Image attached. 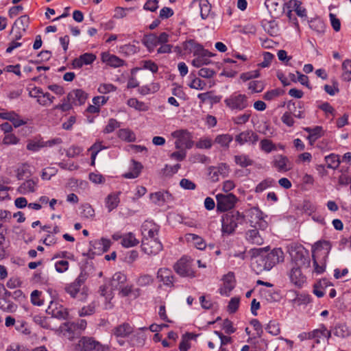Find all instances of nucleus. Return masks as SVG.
Returning <instances> with one entry per match:
<instances>
[{"mask_svg":"<svg viewBox=\"0 0 351 351\" xmlns=\"http://www.w3.org/2000/svg\"><path fill=\"white\" fill-rule=\"evenodd\" d=\"M285 8H292L297 15L303 17L306 16V10L302 6V3L298 0H290L287 3H285Z\"/></svg>","mask_w":351,"mask_h":351,"instance_id":"obj_34","label":"nucleus"},{"mask_svg":"<svg viewBox=\"0 0 351 351\" xmlns=\"http://www.w3.org/2000/svg\"><path fill=\"white\" fill-rule=\"evenodd\" d=\"M38 178H33L25 180L17 189L19 193L27 195L35 193L38 189Z\"/></svg>","mask_w":351,"mask_h":351,"instance_id":"obj_17","label":"nucleus"},{"mask_svg":"<svg viewBox=\"0 0 351 351\" xmlns=\"http://www.w3.org/2000/svg\"><path fill=\"white\" fill-rule=\"evenodd\" d=\"M224 103L231 110H242L249 106L247 97L245 95L234 93L224 99Z\"/></svg>","mask_w":351,"mask_h":351,"instance_id":"obj_6","label":"nucleus"},{"mask_svg":"<svg viewBox=\"0 0 351 351\" xmlns=\"http://www.w3.org/2000/svg\"><path fill=\"white\" fill-rule=\"evenodd\" d=\"M119 194L120 193H112L107 196L106 199V206L109 212H111L118 206L120 202Z\"/></svg>","mask_w":351,"mask_h":351,"instance_id":"obj_37","label":"nucleus"},{"mask_svg":"<svg viewBox=\"0 0 351 351\" xmlns=\"http://www.w3.org/2000/svg\"><path fill=\"white\" fill-rule=\"evenodd\" d=\"M314 271L317 274H322L324 271L326 267V261L323 258L313 256Z\"/></svg>","mask_w":351,"mask_h":351,"instance_id":"obj_51","label":"nucleus"},{"mask_svg":"<svg viewBox=\"0 0 351 351\" xmlns=\"http://www.w3.org/2000/svg\"><path fill=\"white\" fill-rule=\"evenodd\" d=\"M111 245L110 240L101 238L99 240H95L92 242V246L95 250L94 254H101L106 252Z\"/></svg>","mask_w":351,"mask_h":351,"instance_id":"obj_29","label":"nucleus"},{"mask_svg":"<svg viewBox=\"0 0 351 351\" xmlns=\"http://www.w3.org/2000/svg\"><path fill=\"white\" fill-rule=\"evenodd\" d=\"M325 161L327 164V167L332 169H337L341 163L339 156L335 154H330L326 156Z\"/></svg>","mask_w":351,"mask_h":351,"instance_id":"obj_46","label":"nucleus"},{"mask_svg":"<svg viewBox=\"0 0 351 351\" xmlns=\"http://www.w3.org/2000/svg\"><path fill=\"white\" fill-rule=\"evenodd\" d=\"M19 142V138L14 134L11 133L5 134L2 140L4 145H16Z\"/></svg>","mask_w":351,"mask_h":351,"instance_id":"obj_62","label":"nucleus"},{"mask_svg":"<svg viewBox=\"0 0 351 351\" xmlns=\"http://www.w3.org/2000/svg\"><path fill=\"white\" fill-rule=\"evenodd\" d=\"M213 53L211 54H199L196 55L197 58L193 60L192 64L195 67L199 68L201 67L204 64H208L210 63V60L207 58L208 57L213 56Z\"/></svg>","mask_w":351,"mask_h":351,"instance_id":"obj_50","label":"nucleus"},{"mask_svg":"<svg viewBox=\"0 0 351 351\" xmlns=\"http://www.w3.org/2000/svg\"><path fill=\"white\" fill-rule=\"evenodd\" d=\"M216 199L217 210L219 212H226L231 210L234 208L238 200L237 197L232 193L217 194Z\"/></svg>","mask_w":351,"mask_h":351,"instance_id":"obj_10","label":"nucleus"},{"mask_svg":"<svg viewBox=\"0 0 351 351\" xmlns=\"http://www.w3.org/2000/svg\"><path fill=\"white\" fill-rule=\"evenodd\" d=\"M257 228H254L246 231L245 239L250 244L261 245L264 243V239Z\"/></svg>","mask_w":351,"mask_h":351,"instance_id":"obj_26","label":"nucleus"},{"mask_svg":"<svg viewBox=\"0 0 351 351\" xmlns=\"http://www.w3.org/2000/svg\"><path fill=\"white\" fill-rule=\"evenodd\" d=\"M61 332L64 336L68 339H72L74 336V333L76 331L74 322H66L64 323L60 327Z\"/></svg>","mask_w":351,"mask_h":351,"instance_id":"obj_43","label":"nucleus"},{"mask_svg":"<svg viewBox=\"0 0 351 351\" xmlns=\"http://www.w3.org/2000/svg\"><path fill=\"white\" fill-rule=\"evenodd\" d=\"M251 117V113L250 112H245L243 114H239L235 117L232 118V121L234 124L237 125H243L246 123Z\"/></svg>","mask_w":351,"mask_h":351,"instance_id":"obj_63","label":"nucleus"},{"mask_svg":"<svg viewBox=\"0 0 351 351\" xmlns=\"http://www.w3.org/2000/svg\"><path fill=\"white\" fill-rule=\"evenodd\" d=\"M45 147L44 141L41 140L29 141L27 145V149L32 152H38L40 149Z\"/></svg>","mask_w":351,"mask_h":351,"instance_id":"obj_59","label":"nucleus"},{"mask_svg":"<svg viewBox=\"0 0 351 351\" xmlns=\"http://www.w3.org/2000/svg\"><path fill=\"white\" fill-rule=\"evenodd\" d=\"M186 239L188 241H193L194 245L198 249L203 250L206 248V244L205 241L201 237L195 234H187Z\"/></svg>","mask_w":351,"mask_h":351,"instance_id":"obj_45","label":"nucleus"},{"mask_svg":"<svg viewBox=\"0 0 351 351\" xmlns=\"http://www.w3.org/2000/svg\"><path fill=\"white\" fill-rule=\"evenodd\" d=\"M230 167L226 163H220L217 166L208 168V176L213 182H217L219 176L225 178L228 176Z\"/></svg>","mask_w":351,"mask_h":351,"instance_id":"obj_14","label":"nucleus"},{"mask_svg":"<svg viewBox=\"0 0 351 351\" xmlns=\"http://www.w3.org/2000/svg\"><path fill=\"white\" fill-rule=\"evenodd\" d=\"M288 251L294 266H309L308 252L302 245L297 244L290 245Z\"/></svg>","mask_w":351,"mask_h":351,"instance_id":"obj_4","label":"nucleus"},{"mask_svg":"<svg viewBox=\"0 0 351 351\" xmlns=\"http://www.w3.org/2000/svg\"><path fill=\"white\" fill-rule=\"evenodd\" d=\"M247 217L250 226L262 230H265L268 223L265 219L263 213L258 207H252L247 211Z\"/></svg>","mask_w":351,"mask_h":351,"instance_id":"obj_8","label":"nucleus"},{"mask_svg":"<svg viewBox=\"0 0 351 351\" xmlns=\"http://www.w3.org/2000/svg\"><path fill=\"white\" fill-rule=\"evenodd\" d=\"M101 59L103 62L113 68L123 66L125 63V60L108 52L102 53L101 54Z\"/></svg>","mask_w":351,"mask_h":351,"instance_id":"obj_22","label":"nucleus"},{"mask_svg":"<svg viewBox=\"0 0 351 351\" xmlns=\"http://www.w3.org/2000/svg\"><path fill=\"white\" fill-rule=\"evenodd\" d=\"M154 281L153 277L149 274L141 275L136 279V284L141 287L147 286L152 284Z\"/></svg>","mask_w":351,"mask_h":351,"instance_id":"obj_60","label":"nucleus"},{"mask_svg":"<svg viewBox=\"0 0 351 351\" xmlns=\"http://www.w3.org/2000/svg\"><path fill=\"white\" fill-rule=\"evenodd\" d=\"M265 88V84L263 81L254 80L248 84V89L252 93H261Z\"/></svg>","mask_w":351,"mask_h":351,"instance_id":"obj_58","label":"nucleus"},{"mask_svg":"<svg viewBox=\"0 0 351 351\" xmlns=\"http://www.w3.org/2000/svg\"><path fill=\"white\" fill-rule=\"evenodd\" d=\"M223 285L219 289V293L221 295H225L228 296L231 291L235 287V279L234 274L229 272L225 275L223 278Z\"/></svg>","mask_w":351,"mask_h":351,"instance_id":"obj_21","label":"nucleus"},{"mask_svg":"<svg viewBox=\"0 0 351 351\" xmlns=\"http://www.w3.org/2000/svg\"><path fill=\"white\" fill-rule=\"evenodd\" d=\"M262 254L269 270L276 264L284 261V252L280 248H274L270 252Z\"/></svg>","mask_w":351,"mask_h":351,"instance_id":"obj_12","label":"nucleus"},{"mask_svg":"<svg viewBox=\"0 0 351 351\" xmlns=\"http://www.w3.org/2000/svg\"><path fill=\"white\" fill-rule=\"evenodd\" d=\"M274 183V180L271 178H267L260 182L256 187L255 191L256 193H261L267 188L271 186Z\"/></svg>","mask_w":351,"mask_h":351,"instance_id":"obj_61","label":"nucleus"},{"mask_svg":"<svg viewBox=\"0 0 351 351\" xmlns=\"http://www.w3.org/2000/svg\"><path fill=\"white\" fill-rule=\"evenodd\" d=\"M304 130L308 133L307 138L309 140L311 144H313L323 135L322 128L320 126H316L313 128H306Z\"/></svg>","mask_w":351,"mask_h":351,"instance_id":"obj_38","label":"nucleus"},{"mask_svg":"<svg viewBox=\"0 0 351 351\" xmlns=\"http://www.w3.org/2000/svg\"><path fill=\"white\" fill-rule=\"evenodd\" d=\"M260 147L261 150L265 153H270L276 149L275 144H274L271 141L266 138L261 141Z\"/></svg>","mask_w":351,"mask_h":351,"instance_id":"obj_57","label":"nucleus"},{"mask_svg":"<svg viewBox=\"0 0 351 351\" xmlns=\"http://www.w3.org/2000/svg\"><path fill=\"white\" fill-rule=\"evenodd\" d=\"M299 266L293 265L289 273V277L291 282L298 287H301L306 282V277L301 271Z\"/></svg>","mask_w":351,"mask_h":351,"instance_id":"obj_19","label":"nucleus"},{"mask_svg":"<svg viewBox=\"0 0 351 351\" xmlns=\"http://www.w3.org/2000/svg\"><path fill=\"white\" fill-rule=\"evenodd\" d=\"M260 293L261 297L269 302H274L279 299L278 293L273 288L261 289Z\"/></svg>","mask_w":351,"mask_h":351,"instance_id":"obj_36","label":"nucleus"},{"mask_svg":"<svg viewBox=\"0 0 351 351\" xmlns=\"http://www.w3.org/2000/svg\"><path fill=\"white\" fill-rule=\"evenodd\" d=\"M258 139V136L252 130L242 132L235 138L236 141L240 145H243L246 143L255 144Z\"/></svg>","mask_w":351,"mask_h":351,"instance_id":"obj_23","label":"nucleus"},{"mask_svg":"<svg viewBox=\"0 0 351 351\" xmlns=\"http://www.w3.org/2000/svg\"><path fill=\"white\" fill-rule=\"evenodd\" d=\"M77 346L79 351H109L108 345H103L93 337H82Z\"/></svg>","mask_w":351,"mask_h":351,"instance_id":"obj_7","label":"nucleus"},{"mask_svg":"<svg viewBox=\"0 0 351 351\" xmlns=\"http://www.w3.org/2000/svg\"><path fill=\"white\" fill-rule=\"evenodd\" d=\"M245 220V215L240 212L232 210L222 216V232L230 234L234 232L238 224L242 223Z\"/></svg>","mask_w":351,"mask_h":351,"instance_id":"obj_2","label":"nucleus"},{"mask_svg":"<svg viewBox=\"0 0 351 351\" xmlns=\"http://www.w3.org/2000/svg\"><path fill=\"white\" fill-rule=\"evenodd\" d=\"M274 167L280 172H286L291 169V162L288 158L283 155H277L274 160Z\"/></svg>","mask_w":351,"mask_h":351,"instance_id":"obj_27","label":"nucleus"},{"mask_svg":"<svg viewBox=\"0 0 351 351\" xmlns=\"http://www.w3.org/2000/svg\"><path fill=\"white\" fill-rule=\"evenodd\" d=\"M232 141V137L231 135L226 134H220L216 136L215 139V142L221 147L225 148H228L230 143Z\"/></svg>","mask_w":351,"mask_h":351,"instance_id":"obj_52","label":"nucleus"},{"mask_svg":"<svg viewBox=\"0 0 351 351\" xmlns=\"http://www.w3.org/2000/svg\"><path fill=\"white\" fill-rule=\"evenodd\" d=\"M142 43L149 52H152L158 45L157 35L155 34L145 35L142 39Z\"/></svg>","mask_w":351,"mask_h":351,"instance_id":"obj_35","label":"nucleus"},{"mask_svg":"<svg viewBox=\"0 0 351 351\" xmlns=\"http://www.w3.org/2000/svg\"><path fill=\"white\" fill-rule=\"evenodd\" d=\"M151 201L158 205L162 206L165 202H169L172 200V195L168 191H158L151 193L150 195Z\"/></svg>","mask_w":351,"mask_h":351,"instance_id":"obj_25","label":"nucleus"},{"mask_svg":"<svg viewBox=\"0 0 351 351\" xmlns=\"http://www.w3.org/2000/svg\"><path fill=\"white\" fill-rule=\"evenodd\" d=\"M127 276L123 272H116L112 277L110 285L112 289H121L127 282Z\"/></svg>","mask_w":351,"mask_h":351,"instance_id":"obj_30","label":"nucleus"},{"mask_svg":"<svg viewBox=\"0 0 351 351\" xmlns=\"http://www.w3.org/2000/svg\"><path fill=\"white\" fill-rule=\"evenodd\" d=\"M49 310L51 311L52 316L58 319H66L68 318L69 312L66 308L60 306L59 308H53V304L49 307Z\"/></svg>","mask_w":351,"mask_h":351,"instance_id":"obj_47","label":"nucleus"},{"mask_svg":"<svg viewBox=\"0 0 351 351\" xmlns=\"http://www.w3.org/2000/svg\"><path fill=\"white\" fill-rule=\"evenodd\" d=\"M141 69H147L151 71L153 73H157L158 67V65L151 60H142L140 62V66L132 69L130 73L132 75H135L137 71Z\"/></svg>","mask_w":351,"mask_h":351,"instance_id":"obj_32","label":"nucleus"},{"mask_svg":"<svg viewBox=\"0 0 351 351\" xmlns=\"http://www.w3.org/2000/svg\"><path fill=\"white\" fill-rule=\"evenodd\" d=\"M127 105L138 111L146 112L149 109L148 104L138 100L136 98H130L127 101Z\"/></svg>","mask_w":351,"mask_h":351,"instance_id":"obj_39","label":"nucleus"},{"mask_svg":"<svg viewBox=\"0 0 351 351\" xmlns=\"http://www.w3.org/2000/svg\"><path fill=\"white\" fill-rule=\"evenodd\" d=\"M143 169V166L140 162L132 161V169L124 173L123 177L128 179H133L137 178Z\"/></svg>","mask_w":351,"mask_h":351,"instance_id":"obj_42","label":"nucleus"},{"mask_svg":"<svg viewBox=\"0 0 351 351\" xmlns=\"http://www.w3.org/2000/svg\"><path fill=\"white\" fill-rule=\"evenodd\" d=\"M88 98V94L82 89H74L70 91L66 97L63 99L62 104L55 106V109L61 110L62 112L70 110L73 106L83 105Z\"/></svg>","mask_w":351,"mask_h":351,"instance_id":"obj_1","label":"nucleus"},{"mask_svg":"<svg viewBox=\"0 0 351 351\" xmlns=\"http://www.w3.org/2000/svg\"><path fill=\"white\" fill-rule=\"evenodd\" d=\"M96 59V56L92 53H85L81 55L79 58H75L73 60L72 66L74 69H80L84 65H88L92 64Z\"/></svg>","mask_w":351,"mask_h":351,"instance_id":"obj_24","label":"nucleus"},{"mask_svg":"<svg viewBox=\"0 0 351 351\" xmlns=\"http://www.w3.org/2000/svg\"><path fill=\"white\" fill-rule=\"evenodd\" d=\"M159 226L152 221H145L141 226L143 239H158Z\"/></svg>","mask_w":351,"mask_h":351,"instance_id":"obj_15","label":"nucleus"},{"mask_svg":"<svg viewBox=\"0 0 351 351\" xmlns=\"http://www.w3.org/2000/svg\"><path fill=\"white\" fill-rule=\"evenodd\" d=\"M0 119L12 122L14 128H19L27 123V121L23 119L19 114L14 111H3L0 112Z\"/></svg>","mask_w":351,"mask_h":351,"instance_id":"obj_18","label":"nucleus"},{"mask_svg":"<svg viewBox=\"0 0 351 351\" xmlns=\"http://www.w3.org/2000/svg\"><path fill=\"white\" fill-rule=\"evenodd\" d=\"M138 240L135 237V235L129 232L123 235L121 240V245L125 247H131L136 246L138 244Z\"/></svg>","mask_w":351,"mask_h":351,"instance_id":"obj_44","label":"nucleus"},{"mask_svg":"<svg viewBox=\"0 0 351 351\" xmlns=\"http://www.w3.org/2000/svg\"><path fill=\"white\" fill-rule=\"evenodd\" d=\"M331 250V244L328 241H319L313 246V256L326 259Z\"/></svg>","mask_w":351,"mask_h":351,"instance_id":"obj_16","label":"nucleus"},{"mask_svg":"<svg viewBox=\"0 0 351 351\" xmlns=\"http://www.w3.org/2000/svg\"><path fill=\"white\" fill-rule=\"evenodd\" d=\"M291 301L293 305L301 306L308 304L311 298L306 294L295 293V297Z\"/></svg>","mask_w":351,"mask_h":351,"instance_id":"obj_55","label":"nucleus"},{"mask_svg":"<svg viewBox=\"0 0 351 351\" xmlns=\"http://www.w3.org/2000/svg\"><path fill=\"white\" fill-rule=\"evenodd\" d=\"M133 328L129 324L123 323L114 328V334L117 337H125L131 334Z\"/></svg>","mask_w":351,"mask_h":351,"instance_id":"obj_41","label":"nucleus"},{"mask_svg":"<svg viewBox=\"0 0 351 351\" xmlns=\"http://www.w3.org/2000/svg\"><path fill=\"white\" fill-rule=\"evenodd\" d=\"M234 162L237 165L243 168L251 166L254 164L253 160H252L248 155L245 154L234 156Z\"/></svg>","mask_w":351,"mask_h":351,"instance_id":"obj_40","label":"nucleus"},{"mask_svg":"<svg viewBox=\"0 0 351 351\" xmlns=\"http://www.w3.org/2000/svg\"><path fill=\"white\" fill-rule=\"evenodd\" d=\"M16 306L11 302L6 300L5 298H0V309L6 312L14 311Z\"/></svg>","mask_w":351,"mask_h":351,"instance_id":"obj_64","label":"nucleus"},{"mask_svg":"<svg viewBox=\"0 0 351 351\" xmlns=\"http://www.w3.org/2000/svg\"><path fill=\"white\" fill-rule=\"evenodd\" d=\"M251 266L256 274L269 270L262 254H259L252 258Z\"/></svg>","mask_w":351,"mask_h":351,"instance_id":"obj_28","label":"nucleus"},{"mask_svg":"<svg viewBox=\"0 0 351 351\" xmlns=\"http://www.w3.org/2000/svg\"><path fill=\"white\" fill-rule=\"evenodd\" d=\"M342 78L344 81L351 80V60H346L342 63Z\"/></svg>","mask_w":351,"mask_h":351,"instance_id":"obj_53","label":"nucleus"},{"mask_svg":"<svg viewBox=\"0 0 351 351\" xmlns=\"http://www.w3.org/2000/svg\"><path fill=\"white\" fill-rule=\"evenodd\" d=\"M175 271L182 277L194 278L195 272L192 268V260L186 256L181 258L173 266Z\"/></svg>","mask_w":351,"mask_h":351,"instance_id":"obj_9","label":"nucleus"},{"mask_svg":"<svg viewBox=\"0 0 351 351\" xmlns=\"http://www.w3.org/2000/svg\"><path fill=\"white\" fill-rule=\"evenodd\" d=\"M200 15L202 19H206L208 17L211 11V5L208 0H202L199 3Z\"/></svg>","mask_w":351,"mask_h":351,"instance_id":"obj_54","label":"nucleus"},{"mask_svg":"<svg viewBox=\"0 0 351 351\" xmlns=\"http://www.w3.org/2000/svg\"><path fill=\"white\" fill-rule=\"evenodd\" d=\"M54 99L55 97L50 93L44 92L43 94L40 96V98L38 99L37 102L41 106H49L53 102Z\"/></svg>","mask_w":351,"mask_h":351,"instance_id":"obj_56","label":"nucleus"},{"mask_svg":"<svg viewBox=\"0 0 351 351\" xmlns=\"http://www.w3.org/2000/svg\"><path fill=\"white\" fill-rule=\"evenodd\" d=\"M106 148V147L102 145L101 141H97L88 149V151L91 152V165H95L97 154Z\"/></svg>","mask_w":351,"mask_h":351,"instance_id":"obj_49","label":"nucleus"},{"mask_svg":"<svg viewBox=\"0 0 351 351\" xmlns=\"http://www.w3.org/2000/svg\"><path fill=\"white\" fill-rule=\"evenodd\" d=\"M332 333L338 338L344 339L351 335V330L346 324L339 323L333 328Z\"/></svg>","mask_w":351,"mask_h":351,"instance_id":"obj_33","label":"nucleus"},{"mask_svg":"<svg viewBox=\"0 0 351 351\" xmlns=\"http://www.w3.org/2000/svg\"><path fill=\"white\" fill-rule=\"evenodd\" d=\"M156 278L164 285L169 287H173L174 276L170 269L167 267L160 268L157 271Z\"/></svg>","mask_w":351,"mask_h":351,"instance_id":"obj_20","label":"nucleus"},{"mask_svg":"<svg viewBox=\"0 0 351 351\" xmlns=\"http://www.w3.org/2000/svg\"><path fill=\"white\" fill-rule=\"evenodd\" d=\"M119 291V295L122 297H131L134 299L138 298L141 295V289L135 288L133 285L125 284Z\"/></svg>","mask_w":351,"mask_h":351,"instance_id":"obj_31","label":"nucleus"},{"mask_svg":"<svg viewBox=\"0 0 351 351\" xmlns=\"http://www.w3.org/2000/svg\"><path fill=\"white\" fill-rule=\"evenodd\" d=\"M183 50L186 53H193L194 56L199 54H211L210 52L204 49V47L194 39H189L182 44Z\"/></svg>","mask_w":351,"mask_h":351,"instance_id":"obj_13","label":"nucleus"},{"mask_svg":"<svg viewBox=\"0 0 351 351\" xmlns=\"http://www.w3.org/2000/svg\"><path fill=\"white\" fill-rule=\"evenodd\" d=\"M142 250L148 255H156L162 250L159 239H142Z\"/></svg>","mask_w":351,"mask_h":351,"instance_id":"obj_11","label":"nucleus"},{"mask_svg":"<svg viewBox=\"0 0 351 351\" xmlns=\"http://www.w3.org/2000/svg\"><path fill=\"white\" fill-rule=\"evenodd\" d=\"M118 136L123 141L134 142L136 140L135 134L130 129H121L118 132Z\"/></svg>","mask_w":351,"mask_h":351,"instance_id":"obj_48","label":"nucleus"},{"mask_svg":"<svg viewBox=\"0 0 351 351\" xmlns=\"http://www.w3.org/2000/svg\"><path fill=\"white\" fill-rule=\"evenodd\" d=\"M172 137L176 138L175 147L176 149H191L193 145V136L186 130H178L171 133Z\"/></svg>","mask_w":351,"mask_h":351,"instance_id":"obj_5","label":"nucleus"},{"mask_svg":"<svg viewBox=\"0 0 351 351\" xmlns=\"http://www.w3.org/2000/svg\"><path fill=\"white\" fill-rule=\"evenodd\" d=\"M86 279V274L82 271L73 282L66 286V292L73 298H77L79 300H85L87 296L86 289L82 287V285Z\"/></svg>","mask_w":351,"mask_h":351,"instance_id":"obj_3","label":"nucleus"}]
</instances>
